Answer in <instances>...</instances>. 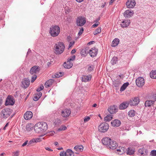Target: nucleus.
<instances>
[{"label":"nucleus","instance_id":"f257e3e1","mask_svg":"<svg viewBox=\"0 0 156 156\" xmlns=\"http://www.w3.org/2000/svg\"><path fill=\"white\" fill-rule=\"evenodd\" d=\"M48 126L46 123L41 122L37 123L34 127V129L36 133H43L48 129Z\"/></svg>","mask_w":156,"mask_h":156},{"label":"nucleus","instance_id":"423d86ee","mask_svg":"<svg viewBox=\"0 0 156 156\" xmlns=\"http://www.w3.org/2000/svg\"><path fill=\"white\" fill-rule=\"evenodd\" d=\"M109 128V126L106 122L102 123L98 126V130L101 132H106Z\"/></svg>","mask_w":156,"mask_h":156},{"label":"nucleus","instance_id":"c9c22d12","mask_svg":"<svg viewBox=\"0 0 156 156\" xmlns=\"http://www.w3.org/2000/svg\"><path fill=\"white\" fill-rule=\"evenodd\" d=\"M101 32V27H98L94 32V34L96 35L99 34Z\"/></svg>","mask_w":156,"mask_h":156},{"label":"nucleus","instance_id":"f704fd0d","mask_svg":"<svg viewBox=\"0 0 156 156\" xmlns=\"http://www.w3.org/2000/svg\"><path fill=\"white\" fill-rule=\"evenodd\" d=\"M118 58L115 57H114L111 61V63L112 65H114L117 63Z\"/></svg>","mask_w":156,"mask_h":156},{"label":"nucleus","instance_id":"1a4fd4ad","mask_svg":"<svg viewBox=\"0 0 156 156\" xmlns=\"http://www.w3.org/2000/svg\"><path fill=\"white\" fill-rule=\"evenodd\" d=\"M136 85L138 87H142L144 84V79L142 77H140L136 79Z\"/></svg>","mask_w":156,"mask_h":156},{"label":"nucleus","instance_id":"e433bc0d","mask_svg":"<svg viewBox=\"0 0 156 156\" xmlns=\"http://www.w3.org/2000/svg\"><path fill=\"white\" fill-rule=\"evenodd\" d=\"M126 153L128 154L131 155L134 154V151L132 149L129 148H128Z\"/></svg>","mask_w":156,"mask_h":156},{"label":"nucleus","instance_id":"bf43d9fd","mask_svg":"<svg viewBox=\"0 0 156 156\" xmlns=\"http://www.w3.org/2000/svg\"><path fill=\"white\" fill-rule=\"evenodd\" d=\"M45 149L46 150L50 151H52L53 150L51 149L49 147H45Z\"/></svg>","mask_w":156,"mask_h":156},{"label":"nucleus","instance_id":"4be33fe9","mask_svg":"<svg viewBox=\"0 0 156 156\" xmlns=\"http://www.w3.org/2000/svg\"><path fill=\"white\" fill-rule=\"evenodd\" d=\"M117 146V144L115 141L111 140V142L108 146V148L114 149Z\"/></svg>","mask_w":156,"mask_h":156},{"label":"nucleus","instance_id":"5701e85b","mask_svg":"<svg viewBox=\"0 0 156 156\" xmlns=\"http://www.w3.org/2000/svg\"><path fill=\"white\" fill-rule=\"evenodd\" d=\"M64 66L66 68L70 69L73 66V63L71 62L67 61L66 62H65L63 64Z\"/></svg>","mask_w":156,"mask_h":156},{"label":"nucleus","instance_id":"473e14b6","mask_svg":"<svg viewBox=\"0 0 156 156\" xmlns=\"http://www.w3.org/2000/svg\"><path fill=\"white\" fill-rule=\"evenodd\" d=\"M136 114V112L134 110H130L128 113V115L129 117H134Z\"/></svg>","mask_w":156,"mask_h":156},{"label":"nucleus","instance_id":"6ab92c4d","mask_svg":"<svg viewBox=\"0 0 156 156\" xmlns=\"http://www.w3.org/2000/svg\"><path fill=\"white\" fill-rule=\"evenodd\" d=\"M111 124L113 126L117 127L119 126L121 124V122L119 119H115L112 121Z\"/></svg>","mask_w":156,"mask_h":156},{"label":"nucleus","instance_id":"c756f323","mask_svg":"<svg viewBox=\"0 0 156 156\" xmlns=\"http://www.w3.org/2000/svg\"><path fill=\"white\" fill-rule=\"evenodd\" d=\"M54 82L53 79H50L48 80L45 83V86L46 87H48L52 84Z\"/></svg>","mask_w":156,"mask_h":156},{"label":"nucleus","instance_id":"7ed1b4c3","mask_svg":"<svg viewBox=\"0 0 156 156\" xmlns=\"http://www.w3.org/2000/svg\"><path fill=\"white\" fill-rule=\"evenodd\" d=\"M60 32V28L57 25L52 26L50 28L49 33L50 35L53 37L57 36Z\"/></svg>","mask_w":156,"mask_h":156},{"label":"nucleus","instance_id":"9b49d317","mask_svg":"<svg viewBox=\"0 0 156 156\" xmlns=\"http://www.w3.org/2000/svg\"><path fill=\"white\" fill-rule=\"evenodd\" d=\"M136 4L135 0H128L126 3L127 7L129 8H133L135 5Z\"/></svg>","mask_w":156,"mask_h":156},{"label":"nucleus","instance_id":"f3484780","mask_svg":"<svg viewBox=\"0 0 156 156\" xmlns=\"http://www.w3.org/2000/svg\"><path fill=\"white\" fill-rule=\"evenodd\" d=\"M108 112L111 114L115 113L117 111V109L116 106L115 105L111 106L108 109Z\"/></svg>","mask_w":156,"mask_h":156},{"label":"nucleus","instance_id":"ddd939ff","mask_svg":"<svg viewBox=\"0 0 156 156\" xmlns=\"http://www.w3.org/2000/svg\"><path fill=\"white\" fill-rule=\"evenodd\" d=\"M139 99L138 97L134 98L133 99H131L129 101V104L131 106L137 105L139 102Z\"/></svg>","mask_w":156,"mask_h":156},{"label":"nucleus","instance_id":"f8f14e48","mask_svg":"<svg viewBox=\"0 0 156 156\" xmlns=\"http://www.w3.org/2000/svg\"><path fill=\"white\" fill-rule=\"evenodd\" d=\"M71 113V111L69 109H66L62 111L61 115L63 117H67L69 116Z\"/></svg>","mask_w":156,"mask_h":156},{"label":"nucleus","instance_id":"b1692460","mask_svg":"<svg viewBox=\"0 0 156 156\" xmlns=\"http://www.w3.org/2000/svg\"><path fill=\"white\" fill-rule=\"evenodd\" d=\"M91 76L90 75L87 76H83L82 78V81L84 82H86L90 81L91 79Z\"/></svg>","mask_w":156,"mask_h":156},{"label":"nucleus","instance_id":"2f4dec72","mask_svg":"<svg viewBox=\"0 0 156 156\" xmlns=\"http://www.w3.org/2000/svg\"><path fill=\"white\" fill-rule=\"evenodd\" d=\"M113 115H107L104 118V121L105 122H108L112 119Z\"/></svg>","mask_w":156,"mask_h":156},{"label":"nucleus","instance_id":"4468645a","mask_svg":"<svg viewBox=\"0 0 156 156\" xmlns=\"http://www.w3.org/2000/svg\"><path fill=\"white\" fill-rule=\"evenodd\" d=\"M40 68L37 66H34L32 67L30 70V73L31 74L38 73L40 70Z\"/></svg>","mask_w":156,"mask_h":156},{"label":"nucleus","instance_id":"e2e57ef3","mask_svg":"<svg viewBox=\"0 0 156 156\" xmlns=\"http://www.w3.org/2000/svg\"><path fill=\"white\" fill-rule=\"evenodd\" d=\"M55 133L54 131H51L49 133V135L51 136H52L54 135Z\"/></svg>","mask_w":156,"mask_h":156},{"label":"nucleus","instance_id":"0e129e2a","mask_svg":"<svg viewBox=\"0 0 156 156\" xmlns=\"http://www.w3.org/2000/svg\"><path fill=\"white\" fill-rule=\"evenodd\" d=\"M76 52V50H75V49H74L72 50V51H71V53L72 54H73L75 53Z\"/></svg>","mask_w":156,"mask_h":156},{"label":"nucleus","instance_id":"2eb2a0df","mask_svg":"<svg viewBox=\"0 0 156 156\" xmlns=\"http://www.w3.org/2000/svg\"><path fill=\"white\" fill-rule=\"evenodd\" d=\"M111 139L110 138L108 137H105L102 140V142L103 145H105L108 147V146L111 142Z\"/></svg>","mask_w":156,"mask_h":156},{"label":"nucleus","instance_id":"393cba45","mask_svg":"<svg viewBox=\"0 0 156 156\" xmlns=\"http://www.w3.org/2000/svg\"><path fill=\"white\" fill-rule=\"evenodd\" d=\"M83 146L82 145H77L75 146L74 149L77 152H82L83 151Z\"/></svg>","mask_w":156,"mask_h":156},{"label":"nucleus","instance_id":"6e6552de","mask_svg":"<svg viewBox=\"0 0 156 156\" xmlns=\"http://www.w3.org/2000/svg\"><path fill=\"white\" fill-rule=\"evenodd\" d=\"M15 100L13 98L10 96H9L6 99L5 105H13L15 103Z\"/></svg>","mask_w":156,"mask_h":156},{"label":"nucleus","instance_id":"864d4df0","mask_svg":"<svg viewBox=\"0 0 156 156\" xmlns=\"http://www.w3.org/2000/svg\"><path fill=\"white\" fill-rule=\"evenodd\" d=\"M60 156H66V151H63L61 152L60 154Z\"/></svg>","mask_w":156,"mask_h":156},{"label":"nucleus","instance_id":"a211bd4d","mask_svg":"<svg viewBox=\"0 0 156 156\" xmlns=\"http://www.w3.org/2000/svg\"><path fill=\"white\" fill-rule=\"evenodd\" d=\"M33 116V113L31 111L27 112L24 115V118L26 120H29L31 119Z\"/></svg>","mask_w":156,"mask_h":156},{"label":"nucleus","instance_id":"49530a36","mask_svg":"<svg viewBox=\"0 0 156 156\" xmlns=\"http://www.w3.org/2000/svg\"><path fill=\"white\" fill-rule=\"evenodd\" d=\"M40 98L36 94L33 98V100L35 101H37Z\"/></svg>","mask_w":156,"mask_h":156},{"label":"nucleus","instance_id":"603ef678","mask_svg":"<svg viewBox=\"0 0 156 156\" xmlns=\"http://www.w3.org/2000/svg\"><path fill=\"white\" fill-rule=\"evenodd\" d=\"M35 140H34V138L32 139L31 140H30L28 143V145L31 144H33L34 143H35Z\"/></svg>","mask_w":156,"mask_h":156},{"label":"nucleus","instance_id":"dca6fc26","mask_svg":"<svg viewBox=\"0 0 156 156\" xmlns=\"http://www.w3.org/2000/svg\"><path fill=\"white\" fill-rule=\"evenodd\" d=\"M134 14V12L131 10H126L124 13V16L126 18L131 17Z\"/></svg>","mask_w":156,"mask_h":156},{"label":"nucleus","instance_id":"0eeeda50","mask_svg":"<svg viewBox=\"0 0 156 156\" xmlns=\"http://www.w3.org/2000/svg\"><path fill=\"white\" fill-rule=\"evenodd\" d=\"M85 18L82 16H80L77 18L76 20L77 25L79 26H82L86 23Z\"/></svg>","mask_w":156,"mask_h":156},{"label":"nucleus","instance_id":"09e8293b","mask_svg":"<svg viewBox=\"0 0 156 156\" xmlns=\"http://www.w3.org/2000/svg\"><path fill=\"white\" fill-rule=\"evenodd\" d=\"M44 88V86L43 85H41L37 89V92H39L41 90H43Z\"/></svg>","mask_w":156,"mask_h":156},{"label":"nucleus","instance_id":"37998d69","mask_svg":"<svg viewBox=\"0 0 156 156\" xmlns=\"http://www.w3.org/2000/svg\"><path fill=\"white\" fill-rule=\"evenodd\" d=\"M150 155L151 156H156V150H152L151 152Z\"/></svg>","mask_w":156,"mask_h":156},{"label":"nucleus","instance_id":"aec40b11","mask_svg":"<svg viewBox=\"0 0 156 156\" xmlns=\"http://www.w3.org/2000/svg\"><path fill=\"white\" fill-rule=\"evenodd\" d=\"M130 20H125L122 21L121 26L122 28L126 27L130 25Z\"/></svg>","mask_w":156,"mask_h":156},{"label":"nucleus","instance_id":"f03ea898","mask_svg":"<svg viewBox=\"0 0 156 156\" xmlns=\"http://www.w3.org/2000/svg\"><path fill=\"white\" fill-rule=\"evenodd\" d=\"M65 48V45L63 43L58 42L54 46V52L56 55L60 54L63 52Z\"/></svg>","mask_w":156,"mask_h":156},{"label":"nucleus","instance_id":"774afa93","mask_svg":"<svg viewBox=\"0 0 156 156\" xmlns=\"http://www.w3.org/2000/svg\"><path fill=\"white\" fill-rule=\"evenodd\" d=\"M115 0H111L109 3V4L111 5L112 4V3Z\"/></svg>","mask_w":156,"mask_h":156},{"label":"nucleus","instance_id":"13d9d810","mask_svg":"<svg viewBox=\"0 0 156 156\" xmlns=\"http://www.w3.org/2000/svg\"><path fill=\"white\" fill-rule=\"evenodd\" d=\"M28 141L26 140V141H25L22 145V147H24L25 146H26L27 144H28Z\"/></svg>","mask_w":156,"mask_h":156},{"label":"nucleus","instance_id":"5fc2aeb1","mask_svg":"<svg viewBox=\"0 0 156 156\" xmlns=\"http://www.w3.org/2000/svg\"><path fill=\"white\" fill-rule=\"evenodd\" d=\"M83 31V28H82L79 31L78 33V35L80 36L82 34Z\"/></svg>","mask_w":156,"mask_h":156},{"label":"nucleus","instance_id":"4d7b16f0","mask_svg":"<svg viewBox=\"0 0 156 156\" xmlns=\"http://www.w3.org/2000/svg\"><path fill=\"white\" fill-rule=\"evenodd\" d=\"M60 73V75H59V74H55V75H54V78H55H55H59V77L61 76H62V75H61V73Z\"/></svg>","mask_w":156,"mask_h":156},{"label":"nucleus","instance_id":"20e7f679","mask_svg":"<svg viewBox=\"0 0 156 156\" xmlns=\"http://www.w3.org/2000/svg\"><path fill=\"white\" fill-rule=\"evenodd\" d=\"M98 51V49L95 47H94L92 48L89 51H88V48H85V49L83 50L82 51V54L84 55L83 53L85 52L86 54L89 53L90 56L94 57L96 56Z\"/></svg>","mask_w":156,"mask_h":156},{"label":"nucleus","instance_id":"a19ab883","mask_svg":"<svg viewBox=\"0 0 156 156\" xmlns=\"http://www.w3.org/2000/svg\"><path fill=\"white\" fill-rule=\"evenodd\" d=\"M150 98L151 101H154V103L156 101V94L154 95L151 97Z\"/></svg>","mask_w":156,"mask_h":156},{"label":"nucleus","instance_id":"338daca9","mask_svg":"<svg viewBox=\"0 0 156 156\" xmlns=\"http://www.w3.org/2000/svg\"><path fill=\"white\" fill-rule=\"evenodd\" d=\"M9 125V123H7V124L5 125V126L3 128V130H5L6 127H7Z\"/></svg>","mask_w":156,"mask_h":156},{"label":"nucleus","instance_id":"cd10ccee","mask_svg":"<svg viewBox=\"0 0 156 156\" xmlns=\"http://www.w3.org/2000/svg\"><path fill=\"white\" fill-rule=\"evenodd\" d=\"M66 156H74V153L70 149H68L66 151Z\"/></svg>","mask_w":156,"mask_h":156},{"label":"nucleus","instance_id":"680f3d73","mask_svg":"<svg viewBox=\"0 0 156 156\" xmlns=\"http://www.w3.org/2000/svg\"><path fill=\"white\" fill-rule=\"evenodd\" d=\"M19 152V151H16L15 152L13 156H18Z\"/></svg>","mask_w":156,"mask_h":156},{"label":"nucleus","instance_id":"79ce46f5","mask_svg":"<svg viewBox=\"0 0 156 156\" xmlns=\"http://www.w3.org/2000/svg\"><path fill=\"white\" fill-rule=\"evenodd\" d=\"M75 56L74 55H73L69 58L68 59V61H69L70 62H71V61H74L75 59Z\"/></svg>","mask_w":156,"mask_h":156},{"label":"nucleus","instance_id":"4c0bfd02","mask_svg":"<svg viewBox=\"0 0 156 156\" xmlns=\"http://www.w3.org/2000/svg\"><path fill=\"white\" fill-rule=\"evenodd\" d=\"M67 128L66 126L64 125H62L58 129V131H62L66 130V129Z\"/></svg>","mask_w":156,"mask_h":156},{"label":"nucleus","instance_id":"69168bd1","mask_svg":"<svg viewBox=\"0 0 156 156\" xmlns=\"http://www.w3.org/2000/svg\"><path fill=\"white\" fill-rule=\"evenodd\" d=\"M139 152L141 155H143L144 154L143 151H142V150L141 149H140L139 150Z\"/></svg>","mask_w":156,"mask_h":156},{"label":"nucleus","instance_id":"58836bf2","mask_svg":"<svg viewBox=\"0 0 156 156\" xmlns=\"http://www.w3.org/2000/svg\"><path fill=\"white\" fill-rule=\"evenodd\" d=\"M94 66L90 65L88 67L87 69V70L89 72H91L94 69Z\"/></svg>","mask_w":156,"mask_h":156},{"label":"nucleus","instance_id":"8fccbe9b","mask_svg":"<svg viewBox=\"0 0 156 156\" xmlns=\"http://www.w3.org/2000/svg\"><path fill=\"white\" fill-rule=\"evenodd\" d=\"M99 24V22L98 21H96V23L94 24L92 26V27L93 28H94L97 27Z\"/></svg>","mask_w":156,"mask_h":156},{"label":"nucleus","instance_id":"72a5a7b5","mask_svg":"<svg viewBox=\"0 0 156 156\" xmlns=\"http://www.w3.org/2000/svg\"><path fill=\"white\" fill-rule=\"evenodd\" d=\"M150 76L152 78L156 79V70L152 71L150 73Z\"/></svg>","mask_w":156,"mask_h":156},{"label":"nucleus","instance_id":"6e6d98bb","mask_svg":"<svg viewBox=\"0 0 156 156\" xmlns=\"http://www.w3.org/2000/svg\"><path fill=\"white\" fill-rule=\"evenodd\" d=\"M74 43L75 42L74 41L70 42L69 45V48H71L72 46V45L74 44Z\"/></svg>","mask_w":156,"mask_h":156},{"label":"nucleus","instance_id":"412c9836","mask_svg":"<svg viewBox=\"0 0 156 156\" xmlns=\"http://www.w3.org/2000/svg\"><path fill=\"white\" fill-rule=\"evenodd\" d=\"M129 104V101L124 102L120 105L119 108L121 110L125 109L128 107Z\"/></svg>","mask_w":156,"mask_h":156},{"label":"nucleus","instance_id":"c03bdc74","mask_svg":"<svg viewBox=\"0 0 156 156\" xmlns=\"http://www.w3.org/2000/svg\"><path fill=\"white\" fill-rule=\"evenodd\" d=\"M33 129V127H31L30 126V125H27L26 126V129L27 131H30L32 130Z\"/></svg>","mask_w":156,"mask_h":156},{"label":"nucleus","instance_id":"c85d7f7f","mask_svg":"<svg viewBox=\"0 0 156 156\" xmlns=\"http://www.w3.org/2000/svg\"><path fill=\"white\" fill-rule=\"evenodd\" d=\"M116 151L118 152V154L120 155L123 154L125 152V148L122 147H119V149H117Z\"/></svg>","mask_w":156,"mask_h":156},{"label":"nucleus","instance_id":"3c124183","mask_svg":"<svg viewBox=\"0 0 156 156\" xmlns=\"http://www.w3.org/2000/svg\"><path fill=\"white\" fill-rule=\"evenodd\" d=\"M90 119V118L89 116H87L84 118V121L85 122H88Z\"/></svg>","mask_w":156,"mask_h":156},{"label":"nucleus","instance_id":"7c9ffc66","mask_svg":"<svg viewBox=\"0 0 156 156\" xmlns=\"http://www.w3.org/2000/svg\"><path fill=\"white\" fill-rule=\"evenodd\" d=\"M129 84L128 82H126L124 83L121 87L120 91H122L124 90Z\"/></svg>","mask_w":156,"mask_h":156},{"label":"nucleus","instance_id":"a878e982","mask_svg":"<svg viewBox=\"0 0 156 156\" xmlns=\"http://www.w3.org/2000/svg\"><path fill=\"white\" fill-rule=\"evenodd\" d=\"M154 103V101L151 100H147L145 101L144 105L146 107H150L153 105Z\"/></svg>","mask_w":156,"mask_h":156},{"label":"nucleus","instance_id":"de8ad7c7","mask_svg":"<svg viewBox=\"0 0 156 156\" xmlns=\"http://www.w3.org/2000/svg\"><path fill=\"white\" fill-rule=\"evenodd\" d=\"M34 140L35 143L40 142L42 140L41 138H34Z\"/></svg>","mask_w":156,"mask_h":156},{"label":"nucleus","instance_id":"a18cd8bd","mask_svg":"<svg viewBox=\"0 0 156 156\" xmlns=\"http://www.w3.org/2000/svg\"><path fill=\"white\" fill-rule=\"evenodd\" d=\"M37 77V76L36 75H34L32 77V79L31 80V82L33 83L36 80Z\"/></svg>","mask_w":156,"mask_h":156},{"label":"nucleus","instance_id":"ea45409f","mask_svg":"<svg viewBox=\"0 0 156 156\" xmlns=\"http://www.w3.org/2000/svg\"><path fill=\"white\" fill-rule=\"evenodd\" d=\"M120 84V82L119 80H117L115 82L114 86L116 87H118Z\"/></svg>","mask_w":156,"mask_h":156},{"label":"nucleus","instance_id":"bb28decb","mask_svg":"<svg viewBox=\"0 0 156 156\" xmlns=\"http://www.w3.org/2000/svg\"><path fill=\"white\" fill-rule=\"evenodd\" d=\"M119 42V39L115 38L112 41V46L113 47H115L118 45Z\"/></svg>","mask_w":156,"mask_h":156},{"label":"nucleus","instance_id":"39448f33","mask_svg":"<svg viewBox=\"0 0 156 156\" xmlns=\"http://www.w3.org/2000/svg\"><path fill=\"white\" fill-rule=\"evenodd\" d=\"M12 110L9 108L2 109L0 115L1 117L6 119L8 118L12 113Z\"/></svg>","mask_w":156,"mask_h":156},{"label":"nucleus","instance_id":"052dcab7","mask_svg":"<svg viewBox=\"0 0 156 156\" xmlns=\"http://www.w3.org/2000/svg\"><path fill=\"white\" fill-rule=\"evenodd\" d=\"M36 94L40 98L42 95V93L41 92H37V93Z\"/></svg>","mask_w":156,"mask_h":156},{"label":"nucleus","instance_id":"9d476101","mask_svg":"<svg viewBox=\"0 0 156 156\" xmlns=\"http://www.w3.org/2000/svg\"><path fill=\"white\" fill-rule=\"evenodd\" d=\"M30 80L28 78L23 79L21 82V86L22 87L26 88L28 87L30 84Z\"/></svg>","mask_w":156,"mask_h":156}]
</instances>
